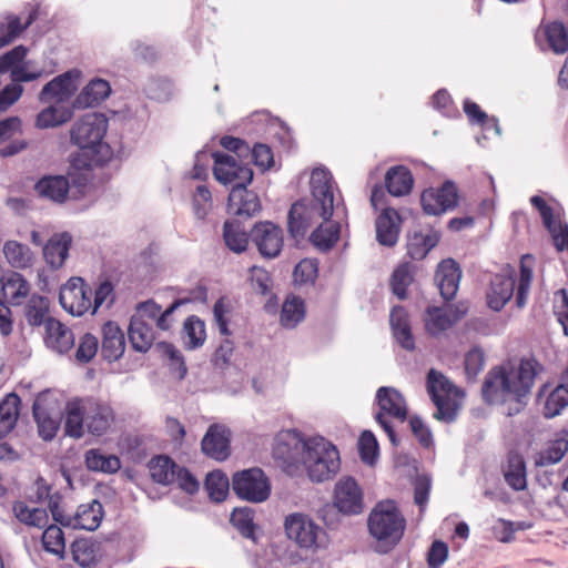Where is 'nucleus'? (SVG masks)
<instances>
[{
	"instance_id": "1",
	"label": "nucleus",
	"mask_w": 568,
	"mask_h": 568,
	"mask_svg": "<svg viewBox=\"0 0 568 568\" xmlns=\"http://www.w3.org/2000/svg\"><path fill=\"white\" fill-rule=\"evenodd\" d=\"M542 369L535 358L491 367L481 385L484 403L501 407L508 417L520 414L528 405L535 379Z\"/></svg>"
},
{
	"instance_id": "2",
	"label": "nucleus",
	"mask_w": 568,
	"mask_h": 568,
	"mask_svg": "<svg viewBox=\"0 0 568 568\" xmlns=\"http://www.w3.org/2000/svg\"><path fill=\"white\" fill-rule=\"evenodd\" d=\"M312 200L295 202L287 216V230L292 237H304L307 230L321 221L331 219L335 207L334 180L326 169H315L311 175Z\"/></svg>"
},
{
	"instance_id": "3",
	"label": "nucleus",
	"mask_w": 568,
	"mask_h": 568,
	"mask_svg": "<svg viewBox=\"0 0 568 568\" xmlns=\"http://www.w3.org/2000/svg\"><path fill=\"white\" fill-rule=\"evenodd\" d=\"M115 422L110 404L94 397L75 398L67 403L64 434L72 438H82L85 433L103 436Z\"/></svg>"
},
{
	"instance_id": "4",
	"label": "nucleus",
	"mask_w": 568,
	"mask_h": 568,
	"mask_svg": "<svg viewBox=\"0 0 568 568\" xmlns=\"http://www.w3.org/2000/svg\"><path fill=\"white\" fill-rule=\"evenodd\" d=\"M108 119L102 113H87L71 128V142L81 150L84 166H103L113 156L111 146L103 142L108 131Z\"/></svg>"
},
{
	"instance_id": "5",
	"label": "nucleus",
	"mask_w": 568,
	"mask_h": 568,
	"mask_svg": "<svg viewBox=\"0 0 568 568\" xmlns=\"http://www.w3.org/2000/svg\"><path fill=\"white\" fill-rule=\"evenodd\" d=\"M367 528L377 542V551L387 554L402 540L406 519L392 499L378 501L367 518Z\"/></svg>"
},
{
	"instance_id": "6",
	"label": "nucleus",
	"mask_w": 568,
	"mask_h": 568,
	"mask_svg": "<svg viewBox=\"0 0 568 568\" xmlns=\"http://www.w3.org/2000/svg\"><path fill=\"white\" fill-rule=\"evenodd\" d=\"M302 464L313 483L332 479L341 468L337 448L323 437L310 438L304 444Z\"/></svg>"
},
{
	"instance_id": "7",
	"label": "nucleus",
	"mask_w": 568,
	"mask_h": 568,
	"mask_svg": "<svg viewBox=\"0 0 568 568\" xmlns=\"http://www.w3.org/2000/svg\"><path fill=\"white\" fill-rule=\"evenodd\" d=\"M376 402L379 412L376 413L375 419L387 434L393 446L399 444L396 433L387 419V416L399 422L407 419L408 409L404 396L394 387L382 386L377 389Z\"/></svg>"
},
{
	"instance_id": "8",
	"label": "nucleus",
	"mask_w": 568,
	"mask_h": 568,
	"mask_svg": "<svg viewBox=\"0 0 568 568\" xmlns=\"http://www.w3.org/2000/svg\"><path fill=\"white\" fill-rule=\"evenodd\" d=\"M232 490L241 499L263 503L271 495V484L261 468L236 471L232 477Z\"/></svg>"
},
{
	"instance_id": "9",
	"label": "nucleus",
	"mask_w": 568,
	"mask_h": 568,
	"mask_svg": "<svg viewBox=\"0 0 568 568\" xmlns=\"http://www.w3.org/2000/svg\"><path fill=\"white\" fill-rule=\"evenodd\" d=\"M213 174L216 181L232 187L247 186L253 180V170L247 164H241L230 154L213 152Z\"/></svg>"
},
{
	"instance_id": "10",
	"label": "nucleus",
	"mask_w": 568,
	"mask_h": 568,
	"mask_svg": "<svg viewBox=\"0 0 568 568\" xmlns=\"http://www.w3.org/2000/svg\"><path fill=\"white\" fill-rule=\"evenodd\" d=\"M333 505L339 513L347 516L363 513V490L353 477L344 476L335 484Z\"/></svg>"
},
{
	"instance_id": "11",
	"label": "nucleus",
	"mask_w": 568,
	"mask_h": 568,
	"mask_svg": "<svg viewBox=\"0 0 568 568\" xmlns=\"http://www.w3.org/2000/svg\"><path fill=\"white\" fill-rule=\"evenodd\" d=\"M420 203L427 215H440L457 206V187L454 182L446 181L440 187L427 189L422 193Z\"/></svg>"
},
{
	"instance_id": "12",
	"label": "nucleus",
	"mask_w": 568,
	"mask_h": 568,
	"mask_svg": "<svg viewBox=\"0 0 568 568\" xmlns=\"http://www.w3.org/2000/svg\"><path fill=\"white\" fill-rule=\"evenodd\" d=\"M284 529L290 540L300 548L311 549L316 546L321 528L307 516L294 513L285 517Z\"/></svg>"
},
{
	"instance_id": "13",
	"label": "nucleus",
	"mask_w": 568,
	"mask_h": 568,
	"mask_svg": "<svg viewBox=\"0 0 568 568\" xmlns=\"http://www.w3.org/2000/svg\"><path fill=\"white\" fill-rule=\"evenodd\" d=\"M251 240L263 257H276L283 247V231L272 222H258L251 230Z\"/></svg>"
},
{
	"instance_id": "14",
	"label": "nucleus",
	"mask_w": 568,
	"mask_h": 568,
	"mask_svg": "<svg viewBox=\"0 0 568 568\" xmlns=\"http://www.w3.org/2000/svg\"><path fill=\"white\" fill-rule=\"evenodd\" d=\"M305 442L290 434L276 438L273 447V457L287 474L293 475L298 469L300 464H302Z\"/></svg>"
},
{
	"instance_id": "15",
	"label": "nucleus",
	"mask_w": 568,
	"mask_h": 568,
	"mask_svg": "<svg viewBox=\"0 0 568 568\" xmlns=\"http://www.w3.org/2000/svg\"><path fill=\"white\" fill-rule=\"evenodd\" d=\"M467 312L468 307L465 303L443 307H428L426 312V328L433 335L439 334L460 321Z\"/></svg>"
},
{
	"instance_id": "16",
	"label": "nucleus",
	"mask_w": 568,
	"mask_h": 568,
	"mask_svg": "<svg viewBox=\"0 0 568 568\" xmlns=\"http://www.w3.org/2000/svg\"><path fill=\"white\" fill-rule=\"evenodd\" d=\"M227 210L234 219H251L261 211V201L255 192L247 190V186L232 187Z\"/></svg>"
},
{
	"instance_id": "17",
	"label": "nucleus",
	"mask_w": 568,
	"mask_h": 568,
	"mask_svg": "<svg viewBox=\"0 0 568 568\" xmlns=\"http://www.w3.org/2000/svg\"><path fill=\"white\" fill-rule=\"evenodd\" d=\"M462 278L459 265L453 258L443 260L435 272L434 281L445 301L456 296Z\"/></svg>"
},
{
	"instance_id": "18",
	"label": "nucleus",
	"mask_w": 568,
	"mask_h": 568,
	"mask_svg": "<svg viewBox=\"0 0 568 568\" xmlns=\"http://www.w3.org/2000/svg\"><path fill=\"white\" fill-rule=\"evenodd\" d=\"M202 452L219 462L230 456V432L222 425H211L201 442Z\"/></svg>"
},
{
	"instance_id": "19",
	"label": "nucleus",
	"mask_w": 568,
	"mask_h": 568,
	"mask_svg": "<svg viewBox=\"0 0 568 568\" xmlns=\"http://www.w3.org/2000/svg\"><path fill=\"white\" fill-rule=\"evenodd\" d=\"M79 71L70 70L53 78L42 88L39 94L40 101L49 102L52 99H57L58 101L68 100L78 89L75 79L79 78Z\"/></svg>"
},
{
	"instance_id": "20",
	"label": "nucleus",
	"mask_w": 568,
	"mask_h": 568,
	"mask_svg": "<svg viewBox=\"0 0 568 568\" xmlns=\"http://www.w3.org/2000/svg\"><path fill=\"white\" fill-rule=\"evenodd\" d=\"M402 219L393 207H384L375 222L376 240L387 247H393L398 242Z\"/></svg>"
},
{
	"instance_id": "21",
	"label": "nucleus",
	"mask_w": 568,
	"mask_h": 568,
	"mask_svg": "<svg viewBox=\"0 0 568 568\" xmlns=\"http://www.w3.org/2000/svg\"><path fill=\"white\" fill-rule=\"evenodd\" d=\"M440 232L427 227L407 233V254L412 260L422 261L439 243Z\"/></svg>"
},
{
	"instance_id": "22",
	"label": "nucleus",
	"mask_w": 568,
	"mask_h": 568,
	"mask_svg": "<svg viewBox=\"0 0 568 568\" xmlns=\"http://www.w3.org/2000/svg\"><path fill=\"white\" fill-rule=\"evenodd\" d=\"M515 277L509 274H496L490 280L487 291V305L493 311H500L510 301L515 291Z\"/></svg>"
},
{
	"instance_id": "23",
	"label": "nucleus",
	"mask_w": 568,
	"mask_h": 568,
	"mask_svg": "<svg viewBox=\"0 0 568 568\" xmlns=\"http://www.w3.org/2000/svg\"><path fill=\"white\" fill-rule=\"evenodd\" d=\"M44 342L49 348L63 354L74 346V335L72 331L60 321L49 317L45 321Z\"/></svg>"
},
{
	"instance_id": "24",
	"label": "nucleus",
	"mask_w": 568,
	"mask_h": 568,
	"mask_svg": "<svg viewBox=\"0 0 568 568\" xmlns=\"http://www.w3.org/2000/svg\"><path fill=\"white\" fill-rule=\"evenodd\" d=\"M101 354L108 362L118 361L124 353L125 338L120 326L114 322H106L102 327Z\"/></svg>"
},
{
	"instance_id": "25",
	"label": "nucleus",
	"mask_w": 568,
	"mask_h": 568,
	"mask_svg": "<svg viewBox=\"0 0 568 568\" xmlns=\"http://www.w3.org/2000/svg\"><path fill=\"white\" fill-rule=\"evenodd\" d=\"M70 183L63 175H44L34 185V191L54 203H63L69 194Z\"/></svg>"
},
{
	"instance_id": "26",
	"label": "nucleus",
	"mask_w": 568,
	"mask_h": 568,
	"mask_svg": "<svg viewBox=\"0 0 568 568\" xmlns=\"http://www.w3.org/2000/svg\"><path fill=\"white\" fill-rule=\"evenodd\" d=\"M545 39L548 49L556 54L568 52V28L560 21L542 24L536 34V40Z\"/></svg>"
},
{
	"instance_id": "27",
	"label": "nucleus",
	"mask_w": 568,
	"mask_h": 568,
	"mask_svg": "<svg viewBox=\"0 0 568 568\" xmlns=\"http://www.w3.org/2000/svg\"><path fill=\"white\" fill-rule=\"evenodd\" d=\"M128 335L132 347L141 353L149 351L155 338L152 324L142 316L131 317Z\"/></svg>"
},
{
	"instance_id": "28",
	"label": "nucleus",
	"mask_w": 568,
	"mask_h": 568,
	"mask_svg": "<svg viewBox=\"0 0 568 568\" xmlns=\"http://www.w3.org/2000/svg\"><path fill=\"white\" fill-rule=\"evenodd\" d=\"M38 7H34L29 13L24 23H21L20 17L8 13L4 21H0V48L13 42L26 29H28L38 18Z\"/></svg>"
},
{
	"instance_id": "29",
	"label": "nucleus",
	"mask_w": 568,
	"mask_h": 568,
	"mask_svg": "<svg viewBox=\"0 0 568 568\" xmlns=\"http://www.w3.org/2000/svg\"><path fill=\"white\" fill-rule=\"evenodd\" d=\"M413 183V175L404 165L392 166L385 174V186L393 196L399 197L409 194Z\"/></svg>"
},
{
	"instance_id": "30",
	"label": "nucleus",
	"mask_w": 568,
	"mask_h": 568,
	"mask_svg": "<svg viewBox=\"0 0 568 568\" xmlns=\"http://www.w3.org/2000/svg\"><path fill=\"white\" fill-rule=\"evenodd\" d=\"M111 92V87L103 79L91 80L74 101L77 108H91L104 101Z\"/></svg>"
},
{
	"instance_id": "31",
	"label": "nucleus",
	"mask_w": 568,
	"mask_h": 568,
	"mask_svg": "<svg viewBox=\"0 0 568 568\" xmlns=\"http://www.w3.org/2000/svg\"><path fill=\"white\" fill-rule=\"evenodd\" d=\"M72 237L69 233L55 235L49 240L43 247V255L47 263L52 268H59L63 265L69 254Z\"/></svg>"
},
{
	"instance_id": "32",
	"label": "nucleus",
	"mask_w": 568,
	"mask_h": 568,
	"mask_svg": "<svg viewBox=\"0 0 568 568\" xmlns=\"http://www.w3.org/2000/svg\"><path fill=\"white\" fill-rule=\"evenodd\" d=\"M92 290L71 293L69 288H61L59 301L61 306L72 315L81 316L92 306Z\"/></svg>"
},
{
	"instance_id": "33",
	"label": "nucleus",
	"mask_w": 568,
	"mask_h": 568,
	"mask_svg": "<svg viewBox=\"0 0 568 568\" xmlns=\"http://www.w3.org/2000/svg\"><path fill=\"white\" fill-rule=\"evenodd\" d=\"M506 483L516 491L526 489V464L521 455L511 452L507 457V465L504 468Z\"/></svg>"
},
{
	"instance_id": "34",
	"label": "nucleus",
	"mask_w": 568,
	"mask_h": 568,
	"mask_svg": "<svg viewBox=\"0 0 568 568\" xmlns=\"http://www.w3.org/2000/svg\"><path fill=\"white\" fill-rule=\"evenodd\" d=\"M223 239L231 251L242 253L247 247L251 233L246 232L240 220L233 219L224 222Z\"/></svg>"
},
{
	"instance_id": "35",
	"label": "nucleus",
	"mask_w": 568,
	"mask_h": 568,
	"mask_svg": "<svg viewBox=\"0 0 568 568\" xmlns=\"http://www.w3.org/2000/svg\"><path fill=\"white\" fill-rule=\"evenodd\" d=\"M75 514L77 529H84L88 531L95 530L103 518V506L99 500H92L88 504H81Z\"/></svg>"
},
{
	"instance_id": "36",
	"label": "nucleus",
	"mask_w": 568,
	"mask_h": 568,
	"mask_svg": "<svg viewBox=\"0 0 568 568\" xmlns=\"http://www.w3.org/2000/svg\"><path fill=\"white\" fill-rule=\"evenodd\" d=\"M20 398L9 394L0 402V439L10 434L16 427L19 416Z\"/></svg>"
},
{
	"instance_id": "37",
	"label": "nucleus",
	"mask_w": 568,
	"mask_h": 568,
	"mask_svg": "<svg viewBox=\"0 0 568 568\" xmlns=\"http://www.w3.org/2000/svg\"><path fill=\"white\" fill-rule=\"evenodd\" d=\"M568 452V432H562L549 443L546 449L540 452L536 459L537 467H545L560 462Z\"/></svg>"
},
{
	"instance_id": "38",
	"label": "nucleus",
	"mask_w": 568,
	"mask_h": 568,
	"mask_svg": "<svg viewBox=\"0 0 568 568\" xmlns=\"http://www.w3.org/2000/svg\"><path fill=\"white\" fill-rule=\"evenodd\" d=\"M178 467L172 458L164 455L153 457L149 463L151 478L162 485H170L175 481Z\"/></svg>"
},
{
	"instance_id": "39",
	"label": "nucleus",
	"mask_w": 568,
	"mask_h": 568,
	"mask_svg": "<svg viewBox=\"0 0 568 568\" xmlns=\"http://www.w3.org/2000/svg\"><path fill=\"white\" fill-rule=\"evenodd\" d=\"M3 295L13 304L20 305L21 300L30 292L29 282L17 272H12L1 281Z\"/></svg>"
},
{
	"instance_id": "40",
	"label": "nucleus",
	"mask_w": 568,
	"mask_h": 568,
	"mask_svg": "<svg viewBox=\"0 0 568 568\" xmlns=\"http://www.w3.org/2000/svg\"><path fill=\"white\" fill-rule=\"evenodd\" d=\"M16 518L30 527L43 528L49 521V516L43 508H30L24 501L18 500L12 505Z\"/></svg>"
},
{
	"instance_id": "41",
	"label": "nucleus",
	"mask_w": 568,
	"mask_h": 568,
	"mask_svg": "<svg viewBox=\"0 0 568 568\" xmlns=\"http://www.w3.org/2000/svg\"><path fill=\"white\" fill-rule=\"evenodd\" d=\"M339 239V224L327 221H321L318 226L312 232V243L321 250H329Z\"/></svg>"
},
{
	"instance_id": "42",
	"label": "nucleus",
	"mask_w": 568,
	"mask_h": 568,
	"mask_svg": "<svg viewBox=\"0 0 568 568\" xmlns=\"http://www.w3.org/2000/svg\"><path fill=\"white\" fill-rule=\"evenodd\" d=\"M426 386L432 399L459 393V389L442 372L435 368H430L427 373Z\"/></svg>"
},
{
	"instance_id": "43",
	"label": "nucleus",
	"mask_w": 568,
	"mask_h": 568,
	"mask_svg": "<svg viewBox=\"0 0 568 568\" xmlns=\"http://www.w3.org/2000/svg\"><path fill=\"white\" fill-rule=\"evenodd\" d=\"M414 282V265L405 262L399 264L390 276V288L398 300L407 298V288Z\"/></svg>"
},
{
	"instance_id": "44",
	"label": "nucleus",
	"mask_w": 568,
	"mask_h": 568,
	"mask_svg": "<svg viewBox=\"0 0 568 568\" xmlns=\"http://www.w3.org/2000/svg\"><path fill=\"white\" fill-rule=\"evenodd\" d=\"M49 298L42 295L33 294L24 308V316L30 326L45 325V321L50 317Z\"/></svg>"
},
{
	"instance_id": "45",
	"label": "nucleus",
	"mask_w": 568,
	"mask_h": 568,
	"mask_svg": "<svg viewBox=\"0 0 568 568\" xmlns=\"http://www.w3.org/2000/svg\"><path fill=\"white\" fill-rule=\"evenodd\" d=\"M205 324L204 322L195 316H189L183 324V341L187 349H195L202 346L205 342Z\"/></svg>"
},
{
	"instance_id": "46",
	"label": "nucleus",
	"mask_w": 568,
	"mask_h": 568,
	"mask_svg": "<svg viewBox=\"0 0 568 568\" xmlns=\"http://www.w3.org/2000/svg\"><path fill=\"white\" fill-rule=\"evenodd\" d=\"M85 464L90 470L102 473H116L121 467L120 458L115 455H104L98 449L88 450Z\"/></svg>"
},
{
	"instance_id": "47",
	"label": "nucleus",
	"mask_w": 568,
	"mask_h": 568,
	"mask_svg": "<svg viewBox=\"0 0 568 568\" xmlns=\"http://www.w3.org/2000/svg\"><path fill=\"white\" fill-rule=\"evenodd\" d=\"M3 253L9 264L16 268H26L32 265V252L22 243L8 241L3 246Z\"/></svg>"
},
{
	"instance_id": "48",
	"label": "nucleus",
	"mask_w": 568,
	"mask_h": 568,
	"mask_svg": "<svg viewBox=\"0 0 568 568\" xmlns=\"http://www.w3.org/2000/svg\"><path fill=\"white\" fill-rule=\"evenodd\" d=\"M231 524L246 539L256 542V525L254 524V511L247 507L236 508L231 515Z\"/></svg>"
},
{
	"instance_id": "49",
	"label": "nucleus",
	"mask_w": 568,
	"mask_h": 568,
	"mask_svg": "<svg viewBox=\"0 0 568 568\" xmlns=\"http://www.w3.org/2000/svg\"><path fill=\"white\" fill-rule=\"evenodd\" d=\"M204 487L209 494L210 499L220 503L223 501L230 489V481L227 476L221 470H214L206 475Z\"/></svg>"
},
{
	"instance_id": "50",
	"label": "nucleus",
	"mask_w": 568,
	"mask_h": 568,
	"mask_svg": "<svg viewBox=\"0 0 568 568\" xmlns=\"http://www.w3.org/2000/svg\"><path fill=\"white\" fill-rule=\"evenodd\" d=\"M304 316V302L300 297L293 296L283 303L280 320L284 327H295L301 321H303Z\"/></svg>"
},
{
	"instance_id": "51",
	"label": "nucleus",
	"mask_w": 568,
	"mask_h": 568,
	"mask_svg": "<svg viewBox=\"0 0 568 568\" xmlns=\"http://www.w3.org/2000/svg\"><path fill=\"white\" fill-rule=\"evenodd\" d=\"M532 257L530 255H524L520 260V276L516 294V305L518 308H523L527 303V297L532 280Z\"/></svg>"
},
{
	"instance_id": "52",
	"label": "nucleus",
	"mask_w": 568,
	"mask_h": 568,
	"mask_svg": "<svg viewBox=\"0 0 568 568\" xmlns=\"http://www.w3.org/2000/svg\"><path fill=\"white\" fill-rule=\"evenodd\" d=\"M568 406V385L560 384L547 396L544 415L547 418L558 416Z\"/></svg>"
},
{
	"instance_id": "53",
	"label": "nucleus",
	"mask_w": 568,
	"mask_h": 568,
	"mask_svg": "<svg viewBox=\"0 0 568 568\" xmlns=\"http://www.w3.org/2000/svg\"><path fill=\"white\" fill-rule=\"evenodd\" d=\"M71 119V112L64 108L48 106L43 109L36 120V126L48 129L61 125Z\"/></svg>"
},
{
	"instance_id": "54",
	"label": "nucleus",
	"mask_w": 568,
	"mask_h": 568,
	"mask_svg": "<svg viewBox=\"0 0 568 568\" xmlns=\"http://www.w3.org/2000/svg\"><path fill=\"white\" fill-rule=\"evenodd\" d=\"M43 548L54 555H63L65 540L62 529L57 525H50L42 534Z\"/></svg>"
},
{
	"instance_id": "55",
	"label": "nucleus",
	"mask_w": 568,
	"mask_h": 568,
	"mask_svg": "<svg viewBox=\"0 0 568 568\" xmlns=\"http://www.w3.org/2000/svg\"><path fill=\"white\" fill-rule=\"evenodd\" d=\"M33 416L38 424L40 437L44 440L53 439L59 429V423L36 404L33 405Z\"/></svg>"
},
{
	"instance_id": "56",
	"label": "nucleus",
	"mask_w": 568,
	"mask_h": 568,
	"mask_svg": "<svg viewBox=\"0 0 568 568\" xmlns=\"http://www.w3.org/2000/svg\"><path fill=\"white\" fill-rule=\"evenodd\" d=\"M436 406L433 417L439 422L453 423L458 415V405L450 396H443L438 399H432Z\"/></svg>"
},
{
	"instance_id": "57",
	"label": "nucleus",
	"mask_w": 568,
	"mask_h": 568,
	"mask_svg": "<svg viewBox=\"0 0 568 568\" xmlns=\"http://www.w3.org/2000/svg\"><path fill=\"white\" fill-rule=\"evenodd\" d=\"M99 349V341L98 338L90 334L85 333L79 339V345L75 351V359L81 364L89 363L97 355Z\"/></svg>"
},
{
	"instance_id": "58",
	"label": "nucleus",
	"mask_w": 568,
	"mask_h": 568,
	"mask_svg": "<svg viewBox=\"0 0 568 568\" xmlns=\"http://www.w3.org/2000/svg\"><path fill=\"white\" fill-rule=\"evenodd\" d=\"M72 556L81 567H88L95 560L93 544L88 539H78L72 544Z\"/></svg>"
},
{
	"instance_id": "59",
	"label": "nucleus",
	"mask_w": 568,
	"mask_h": 568,
	"mask_svg": "<svg viewBox=\"0 0 568 568\" xmlns=\"http://www.w3.org/2000/svg\"><path fill=\"white\" fill-rule=\"evenodd\" d=\"M358 449L361 458L366 464H373L377 453L378 443L375 435L371 430H364L358 439Z\"/></svg>"
},
{
	"instance_id": "60",
	"label": "nucleus",
	"mask_w": 568,
	"mask_h": 568,
	"mask_svg": "<svg viewBox=\"0 0 568 568\" xmlns=\"http://www.w3.org/2000/svg\"><path fill=\"white\" fill-rule=\"evenodd\" d=\"M212 207V194L206 185H197L193 195V210L197 219L204 220Z\"/></svg>"
},
{
	"instance_id": "61",
	"label": "nucleus",
	"mask_w": 568,
	"mask_h": 568,
	"mask_svg": "<svg viewBox=\"0 0 568 568\" xmlns=\"http://www.w3.org/2000/svg\"><path fill=\"white\" fill-rule=\"evenodd\" d=\"M60 498L61 497L58 493L50 498L49 509L51 511L53 520L63 527L77 529L78 521L75 518V514H67L64 509L60 506Z\"/></svg>"
},
{
	"instance_id": "62",
	"label": "nucleus",
	"mask_w": 568,
	"mask_h": 568,
	"mask_svg": "<svg viewBox=\"0 0 568 568\" xmlns=\"http://www.w3.org/2000/svg\"><path fill=\"white\" fill-rule=\"evenodd\" d=\"M114 301V287L108 280L101 282L94 290V300L92 303V313H95L104 303L110 307Z\"/></svg>"
},
{
	"instance_id": "63",
	"label": "nucleus",
	"mask_w": 568,
	"mask_h": 568,
	"mask_svg": "<svg viewBox=\"0 0 568 568\" xmlns=\"http://www.w3.org/2000/svg\"><path fill=\"white\" fill-rule=\"evenodd\" d=\"M485 364V354L479 348H471L465 356V372L469 379H475Z\"/></svg>"
},
{
	"instance_id": "64",
	"label": "nucleus",
	"mask_w": 568,
	"mask_h": 568,
	"mask_svg": "<svg viewBox=\"0 0 568 568\" xmlns=\"http://www.w3.org/2000/svg\"><path fill=\"white\" fill-rule=\"evenodd\" d=\"M28 49L24 45H17L0 57V72L4 73L16 67L27 57Z\"/></svg>"
}]
</instances>
